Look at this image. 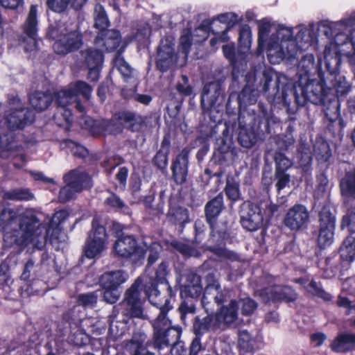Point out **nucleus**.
<instances>
[{
    "mask_svg": "<svg viewBox=\"0 0 355 355\" xmlns=\"http://www.w3.org/2000/svg\"><path fill=\"white\" fill-rule=\"evenodd\" d=\"M315 153L318 159L321 162L328 161L331 155L329 146L326 142H322Z\"/></svg>",
    "mask_w": 355,
    "mask_h": 355,
    "instance_id": "obj_56",
    "label": "nucleus"
},
{
    "mask_svg": "<svg viewBox=\"0 0 355 355\" xmlns=\"http://www.w3.org/2000/svg\"><path fill=\"white\" fill-rule=\"evenodd\" d=\"M71 340L77 346H82L88 341L87 336L81 331L76 332L72 336Z\"/></svg>",
    "mask_w": 355,
    "mask_h": 355,
    "instance_id": "obj_64",
    "label": "nucleus"
},
{
    "mask_svg": "<svg viewBox=\"0 0 355 355\" xmlns=\"http://www.w3.org/2000/svg\"><path fill=\"white\" fill-rule=\"evenodd\" d=\"M355 344V334H340L331 343L330 347L336 352H345L351 350Z\"/></svg>",
    "mask_w": 355,
    "mask_h": 355,
    "instance_id": "obj_30",
    "label": "nucleus"
},
{
    "mask_svg": "<svg viewBox=\"0 0 355 355\" xmlns=\"http://www.w3.org/2000/svg\"><path fill=\"white\" fill-rule=\"evenodd\" d=\"M173 45L172 38L162 40L160 43L157 51V67L161 71H166L176 61Z\"/></svg>",
    "mask_w": 355,
    "mask_h": 355,
    "instance_id": "obj_18",
    "label": "nucleus"
},
{
    "mask_svg": "<svg viewBox=\"0 0 355 355\" xmlns=\"http://www.w3.org/2000/svg\"><path fill=\"white\" fill-rule=\"evenodd\" d=\"M86 1L87 0H47V5L53 11L60 12L64 11L69 4L75 9H79Z\"/></svg>",
    "mask_w": 355,
    "mask_h": 355,
    "instance_id": "obj_36",
    "label": "nucleus"
},
{
    "mask_svg": "<svg viewBox=\"0 0 355 355\" xmlns=\"http://www.w3.org/2000/svg\"><path fill=\"white\" fill-rule=\"evenodd\" d=\"M37 6L33 5L24 24L23 36L21 45L24 50L28 52L34 51L37 49Z\"/></svg>",
    "mask_w": 355,
    "mask_h": 355,
    "instance_id": "obj_10",
    "label": "nucleus"
},
{
    "mask_svg": "<svg viewBox=\"0 0 355 355\" xmlns=\"http://www.w3.org/2000/svg\"><path fill=\"white\" fill-rule=\"evenodd\" d=\"M292 293L293 291L290 287L275 286L261 291L259 295L266 302L282 300L291 301L295 299V294Z\"/></svg>",
    "mask_w": 355,
    "mask_h": 355,
    "instance_id": "obj_21",
    "label": "nucleus"
},
{
    "mask_svg": "<svg viewBox=\"0 0 355 355\" xmlns=\"http://www.w3.org/2000/svg\"><path fill=\"white\" fill-rule=\"evenodd\" d=\"M318 185L314 193L315 198L327 200L329 193V180L324 174L318 176Z\"/></svg>",
    "mask_w": 355,
    "mask_h": 355,
    "instance_id": "obj_40",
    "label": "nucleus"
},
{
    "mask_svg": "<svg viewBox=\"0 0 355 355\" xmlns=\"http://www.w3.org/2000/svg\"><path fill=\"white\" fill-rule=\"evenodd\" d=\"M34 115L31 111L24 109L19 99L15 100V105L6 116V123L10 129H21L33 121Z\"/></svg>",
    "mask_w": 355,
    "mask_h": 355,
    "instance_id": "obj_13",
    "label": "nucleus"
},
{
    "mask_svg": "<svg viewBox=\"0 0 355 355\" xmlns=\"http://www.w3.org/2000/svg\"><path fill=\"white\" fill-rule=\"evenodd\" d=\"M342 196L347 200L355 199V174L348 173L342 178L340 184Z\"/></svg>",
    "mask_w": 355,
    "mask_h": 355,
    "instance_id": "obj_33",
    "label": "nucleus"
},
{
    "mask_svg": "<svg viewBox=\"0 0 355 355\" xmlns=\"http://www.w3.org/2000/svg\"><path fill=\"white\" fill-rule=\"evenodd\" d=\"M207 286L201 300V303L205 310L208 312L211 310L212 304H220L225 297L224 291L220 289V284L215 278L214 274L210 273L206 277Z\"/></svg>",
    "mask_w": 355,
    "mask_h": 355,
    "instance_id": "obj_12",
    "label": "nucleus"
},
{
    "mask_svg": "<svg viewBox=\"0 0 355 355\" xmlns=\"http://www.w3.org/2000/svg\"><path fill=\"white\" fill-rule=\"evenodd\" d=\"M225 193L227 198L232 201H237L241 199L239 184L232 179H227L225 187Z\"/></svg>",
    "mask_w": 355,
    "mask_h": 355,
    "instance_id": "obj_46",
    "label": "nucleus"
},
{
    "mask_svg": "<svg viewBox=\"0 0 355 355\" xmlns=\"http://www.w3.org/2000/svg\"><path fill=\"white\" fill-rule=\"evenodd\" d=\"M149 250L148 262L150 264H153L158 258L159 253L161 251V246L159 243H154L150 246Z\"/></svg>",
    "mask_w": 355,
    "mask_h": 355,
    "instance_id": "obj_61",
    "label": "nucleus"
},
{
    "mask_svg": "<svg viewBox=\"0 0 355 355\" xmlns=\"http://www.w3.org/2000/svg\"><path fill=\"white\" fill-rule=\"evenodd\" d=\"M66 146L76 157H84L87 155V150L83 146L73 141H67Z\"/></svg>",
    "mask_w": 355,
    "mask_h": 355,
    "instance_id": "obj_53",
    "label": "nucleus"
},
{
    "mask_svg": "<svg viewBox=\"0 0 355 355\" xmlns=\"http://www.w3.org/2000/svg\"><path fill=\"white\" fill-rule=\"evenodd\" d=\"M136 121L135 116L132 113H121L118 116L107 122L105 130L112 134H117L121 132L123 126L131 128L130 123Z\"/></svg>",
    "mask_w": 355,
    "mask_h": 355,
    "instance_id": "obj_26",
    "label": "nucleus"
},
{
    "mask_svg": "<svg viewBox=\"0 0 355 355\" xmlns=\"http://www.w3.org/2000/svg\"><path fill=\"white\" fill-rule=\"evenodd\" d=\"M275 162L276 172H285L292 164L291 161L282 153H275Z\"/></svg>",
    "mask_w": 355,
    "mask_h": 355,
    "instance_id": "obj_49",
    "label": "nucleus"
},
{
    "mask_svg": "<svg viewBox=\"0 0 355 355\" xmlns=\"http://www.w3.org/2000/svg\"><path fill=\"white\" fill-rule=\"evenodd\" d=\"M115 67L120 71L122 76L127 80L130 78L132 74V69L130 66L124 60L123 58L117 54L114 60Z\"/></svg>",
    "mask_w": 355,
    "mask_h": 355,
    "instance_id": "obj_43",
    "label": "nucleus"
},
{
    "mask_svg": "<svg viewBox=\"0 0 355 355\" xmlns=\"http://www.w3.org/2000/svg\"><path fill=\"white\" fill-rule=\"evenodd\" d=\"M305 98L313 104H318L323 101L326 94L324 83L317 80L307 82L303 89Z\"/></svg>",
    "mask_w": 355,
    "mask_h": 355,
    "instance_id": "obj_24",
    "label": "nucleus"
},
{
    "mask_svg": "<svg viewBox=\"0 0 355 355\" xmlns=\"http://www.w3.org/2000/svg\"><path fill=\"white\" fill-rule=\"evenodd\" d=\"M318 42L316 24H300L293 28L262 20L259 24L257 55L263 50L271 64H279L296 57L300 49L314 46Z\"/></svg>",
    "mask_w": 355,
    "mask_h": 355,
    "instance_id": "obj_1",
    "label": "nucleus"
},
{
    "mask_svg": "<svg viewBox=\"0 0 355 355\" xmlns=\"http://www.w3.org/2000/svg\"><path fill=\"white\" fill-rule=\"evenodd\" d=\"M128 275L121 270L104 273L100 278V284L103 288H115L126 282Z\"/></svg>",
    "mask_w": 355,
    "mask_h": 355,
    "instance_id": "obj_28",
    "label": "nucleus"
},
{
    "mask_svg": "<svg viewBox=\"0 0 355 355\" xmlns=\"http://www.w3.org/2000/svg\"><path fill=\"white\" fill-rule=\"evenodd\" d=\"M107 234L103 226L98 224L97 220L92 222V230L85 248L87 257L92 259L99 255L105 248Z\"/></svg>",
    "mask_w": 355,
    "mask_h": 355,
    "instance_id": "obj_9",
    "label": "nucleus"
},
{
    "mask_svg": "<svg viewBox=\"0 0 355 355\" xmlns=\"http://www.w3.org/2000/svg\"><path fill=\"white\" fill-rule=\"evenodd\" d=\"M237 21V16L232 12L221 14L218 17V19L214 22V26L217 24H222L225 26V30L221 33H216L215 37L210 40L211 46H215L218 41L221 42H226L229 40L227 34V31Z\"/></svg>",
    "mask_w": 355,
    "mask_h": 355,
    "instance_id": "obj_23",
    "label": "nucleus"
},
{
    "mask_svg": "<svg viewBox=\"0 0 355 355\" xmlns=\"http://www.w3.org/2000/svg\"><path fill=\"white\" fill-rule=\"evenodd\" d=\"M223 205V197L217 196L206 206L205 212L207 221L212 225V220L220 214Z\"/></svg>",
    "mask_w": 355,
    "mask_h": 355,
    "instance_id": "obj_38",
    "label": "nucleus"
},
{
    "mask_svg": "<svg viewBox=\"0 0 355 355\" xmlns=\"http://www.w3.org/2000/svg\"><path fill=\"white\" fill-rule=\"evenodd\" d=\"M174 340L173 342H175L171 349V355H186L187 354V349L184 345V343L181 341H177ZM171 343L173 341H171Z\"/></svg>",
    "mask_w": 355,
    "mask_h": 355,
    "instance_id": "obj_63",
    "label": "nucleus"
},
{
    "mask_svg": "<svg viewBox=\"0 0 355 355\" xmlns=\"http://www.w3.org/2000/svg\"><path fill=\"white\" fill-rule=\"evenodd\" d=\"M297 283L302 284L304 285V288L306 291L311 293L313 295L318 296L324 299V300H329L331 299V296L329 294L325 293L315 282L311 281L308 282L303 279H299L296 280Z\"/></svg>",
    "mask_w": 355,
    "mask_h": 355,
    "instance_id": "obj_39",
    "label": "nucleus"
},
{
    "mask_svg": "<svg viewBox=\"0 0 355 355\" xmlns=\"http://www.w3.org/2000/svg\"><path fill=\"white\" fill-rule=\"evenodd\" d=\"M94 25L96 28L104 31L109 25V21L104 8L101 5H96L94 8Z\"/></svg>",
    "mask_w": 355,
    "mask_h": 355,
    "instance_id": "obj_41",
    "label": "nucleus"
},
{
    "mask_svg": "<svg viewBox=\"0 0 355 355\" xmlns=\"http://www.w3.org/2000/svg\"><path fill=\"white\" fill-rule=\"evenodd\" d=\"M114 249L116 254L122 257H129L135 254L144 257L143 250H140L136 239L132 236H123L114 243Z\"/></svg>",
    "mask_w": 355,
    "mask_h": 355,
    "instance_id": "obj_19",
    "label": "nucleus"
},
{
    "mask_svg": "<svg viewBox=\"0 0 355 355\" xmlns=\"http://www.w3.org/2000/svg\"><path fill=\"white\" fill-rule=\"evenodd\" d=\"M95 46L101 51H111L119 46L120 44V34L114 30L103 31L95 40Z\"/></svg>",
    "mask_w": 355,
    "mask_h": 355,
    "instance_id": "obj_22",
    "label": "nucleus"
},
{
    "mask_svg": "<svg viewBox=\"0 0 355 355\" xmlns=\"http://www.w3.org/2000/svg\"><path fill=\"white\" fill-rule=\"evenodd\" d=\"M320 229L318 238L321 248L331 245L334 242L335 217L331 213L329 207H324L320 211Z\"/></svg>",
    "mask_w": 355,
    "mask_h": 355,
    "instance_id": "obj_11",
    "label": "nucleus"
},
{
    "mask_svg": "<svg viewBox=\"0 0 355 355\" xmlns=\"http://www.w3.org/2000/svg\"><path fill=\"white\" fill-rule=\"evenodd\" d=\"M182 297H195L202 291L200 279L193 272L188 271L182 275L178 280Z\"/></svg>",
    "mask_w": 355,
    "mask_h": 355,
    "instance_id": "obj_16",
    "label": "nucleus"
},
{
    "mask_svg": "<svg viewBox=\"0 0 355 355\" xmlns=\"http://www.w3.org/2000/svg\"><path fill=\"white\" fill-rule=\"evenodd\" d=\"M146 340V336L144 334L141 332L134 334L132 339L125 345V355H153L144 346Z\"/></svg>",
    "mask_w": 355,
    "mask_h": 355,
    "instance_id": "obj_25",
    "label": "nucleus"
},
{
    "mask_svg": "<svg viewBox=\"0 0 355 355\" xmlns=\"http://www.w3.org/2000/svg\"><path fill=\"white\" fill-rule=\"evenodd\" d=\"M102 291H96L87 294H83L79 296L78 301L84 306H92L97 302L99 295Z\"/></svg>",
    "mask_w": 355,
    "mask_h": 355,
    "instance_id": "obj_50",
    "label": "nucleus"
},
{
    "mask_svg": "<svg viewBox=\"0 0 355 355\" xmlns=\"http://www.w3.org/2000/svg\"><path fill=\"white\" fill-rule=\"evenodd\" d=\"M66 185L60 191V200L62 202L71 199L76 193L92 185L90 177L82 170H75L64 177Z\"/></svg>",
    "mask_w": 355,
    "mask_h": 355,
    "instance_id": "obj_6",
    "label": "nucleus"
},
{
    "mask_svg": "<svg viewBox=\"0 0 355 355\" xmlns=\"http://www.w3.org/2000/svg\"><path fill=\"white\" fill-rule=\"evenodd\" d=\"M276 178L277 179L276 187L279 191L288 184L290 178L289 175L284 172H276Z\"/></svg>",
    "mask_w": 355,
    "mask_h": 355,
    "instance_id": "obj_60",
    "label": "nucleus"
},
{
    "mask_svg": "<svg viewBox=\"0 0 355 355\" xmlns=\"http://www.w3.org/2000/svg\"><path fill=\"white\" fill-rule=\"evenodd\" d=\"M141 280L138 279L125 293L123 305L126 306L127 313L131 317L145 318L143 313L142 300L140 296L139 285Z\"/></svg>",
    "mask_w": 355,
    "mask_h": 355,
    "instance_id": "obj_14",
    "label": "nucleus"
},
{
    "mask_svg": "<svg viewBox=\"0 0 355 355\" xmlns=\"http://www.w3.org/2000/svg\"><path fill=\"white\" fill-rule=\"evenodd\" d=\"M309 217V211L305 206L295 205L288 209L284 224L291 230H298L308 222Z\"/></svg>",
    "mask_w": 355,
    "mask_h": 355,
    "instance_id": "obj_17",
    "label": "nucleus"
},
{
    "mask_svg": "<svg viewBox=\"0 0 355 355\" xmlns=\"http://www.w3.org/2000/svg\"><path fill=\"white\" fill-rule=\"evenodd\" d=\"M254 343L252 336L246 330H241L239 333V344L241 347L245 349H250L252 348V343Z\"/></svg>",
    "mask_w": 355,
    "mask_h": 355,
    "instance_id": "obj_55",
    "label": "nucleus"
},
{
    "mask_svg": "<svg viewBox=\"0 0 355 355\" xmlns=\"http://www.w3.org/2000/svg\"><path fill=\"white\" fill-rule=\"evenodd\" d=\"M57 33H59L58 38L53 44V49L57 54H67L82 45V37L76 28L60 26L58 30H53L51 35L55 37Z\"/></svg>",
    "mask_w": 355,
    "mask_h": 355,
    "instance_id": "obj_7",
    "label": "nucleus"
},
{
    "mask_svg": "<svg viewBox=\"0 0 355 355\" xmlns=\"http://www.w3.org/2000/svg\"><path fill=\"white\" fill-rule=\"evenodd\" d=\"M5 197L11 200H27L32 198V194L28 190L16 189L5 193Z\"/></svg>",
    "mask_w": 355,
    "mask_h": 355,
    "instance_id": "obj_52",
    "label": "nucleus"
},
{
    "mask_svg": "<svg viewBox=\"0 0 355 355\" xmlns=\"http://www.w3.org/2000/svg\"><path fill=\"white\" fill-rule=\"evenodd\" d=\"M1 216V220L9 218V222L3 227L6 242L20 246L32 245L33 248L42 249L46 241L53 243L58 239L60 233L59 225L65 220L67 213L64 210L56 212L47 230L39 225L31 210L27 209L19 215L12 209L4 210Z\"/></svg>",
    "mask_w": 355,
    "mask_h": 355,
    "instance_id": "obj_2",
    "label": "nucleus"
},
{
    "mask_svg": "<svg viewBox=\"0 0 355 355\" xmlns=\"http://www.w3.org/2000/svg\"><path fill=\"white\" fill-rule=\"evenodd\" d=\"M315 67V58L312 54L305 55L298 65V73L300 76H306L311 72Z\"/></svg>",
    "mask_w": 355,
    "mask_h": 355,
    "instance_id": "obj_42",
    "label": "nucleus"
},
{
    "mask_svg": "<svg viewBox=\"0 0 355 355\" xmlns=\"http://www.w3.org/2000/svg\"><path fill=\"white\" fill-rule=\"evenodd\" d=\"M70 88L77 94V96H78V94H82L86 99L89 98L92 91V87L88 84L80 80L70 84ZM77 99H78V97H77Z\"/></svg>",
    "mask_w": 355,
    "mask_h": 355,
    "instance_id": "obj_47",
    "label": "nucleus"
},
{
    "mask_svg": "<svg viewBox=\"0 0 355 355\" xmlns=\"http://www.w3.org/2000/svg\"><path fill=\"white\" fill-rule=\"evenodd\" d=\"M55 101L58 105V111L54 115V121L59 126L69 125L72 121L71 107L75 105L80 112H84V107L77 99V94L70 88L60 90L55 94Z\"/></svg>",
    "mask_w": 355,
    "mask_h": 355,
    "instance_id": "obj_5",
    "label": "nucleus"
},
{
    "mask_svg": "<svg viewBox=\"0 0 355 355\" xmlns=\"http://www.w3.org/2000/svg\"><path fill=\"white\" fill-rule=\"evenodd\" d=\"M187 155L182 152L175 159L173 166V173L176 182L182 184L185 182L187 174Z\"/></svg>",
    "mask_w": 355,
    "mask_h": 355,
    "instance_id": "obj_31",
    "label": "nucleus"
},
{
    "mask_svg": "<svg viewBox=\"0 0 355 355\" xmlns=\"http://www.w3.org/2000/svg\"><path fill=\"white\" fill-rule=\"evenodd\" d=\"M52 96L49 93L35 92L30 95L29 101L31 106L37 111L46 109L52 101Z\"/></svg>",
    "mask_w": 355,
    "mask_h": 355,
    "instance_id": "obj_32",
    "label": "nucleus"
},
{
    "mask_svg": "<svg viewBox=\"0 0 355 355\" xmlns=\"http://www.w3.org/2000/svg\"><path fill=\"white\" fill-rule=\"evenodd\" d=\"M103 298L104 300L109 304H114L117 302L119 298L120 293L115 288H104Z\"/></svg>",
    "mask_w": 355,
    "mask_h": 355,
    "instance_id": "obj_59",
    "label": "nucleus"
},
{
    "mask_svg": "<svg viewBox=\"0 0 355 355\" xmlns=\"http://www.w3.org/2000/svg\"><path fill=\"white\" fill-rule=\"evenodd\" d=\"M168 217L174 223H184L188 220L187 211L185 209L179 207L177 209L171 208Z\"/></svg>",
    "mask_w": 355,
    "mask_h": 355,
    "instance_id": "obj_44",
    "label": "nucleus"
},
{
    "mask_svg": "<svg viewBox=\"0 0 355 355\" xmlns=\"http://www.w3.org/2000/svg\"><path fill=\"white\" fill-rule=\"evenodd\" d=\"M223 52L225 57L234 64H236L239 60H245L247 56L242 55L241 53H238V51L236 53L233 44L223 45Z\"/></svg>",
    "mask_w": 355,
    "mask_h": 355,
    "instance_id": "obj_48",
    "label": "nucleus"
},
{
    "mask_svg": "<svg viewBox=\"0 0 355 355\" xmlns=\"http://www.w3.org/2000/svg\"><path fill=\"white\" fill-rule=\"evenodd\" d=\"M344 28L350 30L351 28H353L352 37L353 43L354 44V45L355 46L354 38L353 36L354 33H355V14H352L337 22L322 21L316 24L317 32L318 31H322L328 37L331 35L332 29L343 30Z\"/></svg>",
    "mask_w": 355,
    "mask_h": 355,
    "instance_id": "obj_20",
    "label": "nucleus"
},
{
    "mask_svg": "<svg viewBox=\"0 0 355 355\" xmlns=\"http://www.w3.org/2000/svg\"><path fill=\"white\" fill-rule=\"evenodd\" d=\"M340 256L343 261L351 263L355 260V238L348 236L340 248Z\"/></svg>",
    "mask_w": 355,
    "mask_h": 355,
    "instance_id": "obj_35",
    "label": "nucleus"
},
{
    "mask_svg": "<svg viewBox=\"0 0 355 355\" xmlns=\"http://www.w3.org/2000/svg\"><path fill=\"white\" fill-rule=\"evenodd\" d=\"M182 79L183 81L182 84H178L177 85V89L178 91L185 95V96H189L192 94L193 89L192 87L188 85V78L185 76H182Z\"/></svg>",
    "mask_w": 355,
    "mask_h": 355,
    "instance_id": "obj_62",
    "label": "nucleus"
},
{
    "mask_svg": "<svg viewBox=\"0 0 355 355\" xmlns=\"http://www.w3.org/2000/svg\"><path fill=\"white\" fill-rule=\"evenodd\" d=\"M338 33L334 39V42L326 46L324 54L326 62L327 67H329L331 62L333 61L335 65H337L340 60V56L342 54V51L338 49V46L350 42L355 50V46L352 41V32L353 28L338 30ZM355 42V33L353 35Z\"/></svg>",
    "mask_w": 355,
    "mask_h": 355,
    "instance_id": "obj_8",
    "label": "nucleus"
},
{
    "mask_svg": "<svg viewBox=\"0 0 355 355\" xmlns=\"http://www.w3.org/2000/svg\"><path fill=\"white\" fill-rule=\"evenodd\" d=\"M252 44V31L249 26H243L239 31L238 53L248 55Z\"/></svg>",
    "mask_w": 355,
    "mask_h": 355,
    "instance_id": "obj_34",
    "label": "nucleus"
},
{
    "mask_svg": "<svg viewBox=\"0 0 355 355\" xmlns=\"http://www.w3.org/2000/svg\"><path fill=\"white\" fill-rule=\"evenodd\" d=\"M168 152V146L164 147V141H163L162 148L155 156V163L159 168H164L167 165V155Z\"/></svg>",
    "mask_w": 355,
    "mask_h": 355,
    "instance_id": "obj_51",
    "label": "nucleus"
},
{
    "mask_svg": "<svg viewBox=\"0 0 355 355\" xmlns=\"http://www.w3.org/2000/svg\"><path fill=\"white\" fill-rule=\"evenodd\" d=\"M277 210V206L268 201L261 205L245 204L241 214V225L248 231H256L262 227L264 216L270 217Z\"/></svg>",
    "mask_w": 355,
    "mask_h": 355,
    "instance_id": "obj_4",
    "label": "nucleus"
},
{
    "mask_svg": "<svg viewBox=\"0 0 355 355\" xmlns=\"http://www.w3.org/2000/svg\"><path fill=\"white\" fill-rule=\"evenodd\" d=\"M218 329V322L215 320L214 315H208L202 320H198L194 323V330L196 336L203 334L209 330H215Z\"/></svg>",
    "mask_w": 355,
    "mask_h": 355,
    "instance_id": "obj_37",
    "label": "nucleus"
},
{
    "mask_svg": "<svg viewBox=\"0 0 355 355\" xmlns=\"http://www.w3.org/2000/svg\"><path fill=\"white\" fill-rule=\"evenodd\" d=\"M241 305V311L244 315H249L253 313L257 308V304L250 298H244L240 302Z\"/></svg>",
    "mask_w": 355,
    "mask_h": 355,
    "instance_id": "obj_58",
    "label": "nucleus"
},
{
    "mask_svg": "<svg viewBox=\"0 0 355 355\" xmlns=\"http://www.w3.org/2000/svg\"><path fill=\"white\" fill-rule=\"evenodd\" d=\"M145 295L148 296L150 302L157 306L159 311V315L153 322L154 329V346L158 349L167 347L171 341L178 340L181 331L178 327H173L171 321L166 318V313L171 309L168 298H159V292L156 286L152 284L151 288L145 290Z\"/></svg>",
    "mask_w": 355,
    "mask_h": 355,
    "instance_id": "obj_3",
    "label": "nucleus"
},
{
    "mask_svg": "<svg viewBox=\"0 0 355 355\" xmlns=\"http://www.w3.org/2000/svg\"><path fill=\"white\" fill-rule=\"evenodd\" d=\"M105 203L116 210H121L126 207L125 203L114 193H110L106 198Z\"/></svg>",
    "mask_w": 355,
    "mask_h": 355,
    "instance_id": "obj_57",
    "label": "nucleus"
},
{
    "mask_svg": "<svg viewBox=\"0 0 355 355\" xmlns=\"http://www.w3.org/2000/svg\"><path fill=\"white\" fill-rule=\"evenodd\" d=\"M238 139L241 146L250 148L256 143L257 137L252 130H241Z\"/></svg>",
    "mask_w": 355,
    "mask_h": 355,
    "instance_id": "obj_45",
    "label": "nucleus"
},
{
    "mask_svg": "<svg viewBox=\"0 0 355 355\" xmlns=\"http://www.w3.org/2000/svg\"><path fill=\"white\" fill-rule=\"evenodd\" d=\"M83 65L89 70L88 78L96 81L99 77V70L103 63V54L100 49H88L81 53Z\"/></svg>",
    "mask_w": 355,
    "mask_h": 355,
    "instance_id": "obj_15",
    "label": "nucleus"
},
{
    "mask_svg": "<svg viewBox=\"0 0 355 355\" xmlns=\"http://www.w3.org/2000/svg\"><path fill=\"white\" fill-rule=\"evenodd\" d=\"M192 44L190 32L188 30H184L182 35L180 39V46L182 50V53L184 54V57L187 56L189 52V48Z\"/></svg>",
    "mask_w": 355,
    "mask_h": 355,
    "instance_id": "obj_54",
    "label": "nucleus"
},
{
    "mask_svg": "<svg viewBox=\"0 0 355 355\" xmlns=\"http://www.w3.org/2000/svg\"><path fill=\"white\" fill-rule=\"evenodd\" d=\"M238 305L235 300L221 308L219 313L214 315L215 320L218 322V328L223 325H228L233 323L237 318Z\"/></svg>",
    "mask_w": 355,
    "mask_h": 355,
    "instance_id": "obj_27",
    "label": "nucleus"
},
{
    "mask_svg": "<svg viewBox=\"0 0 355 355\" xmlns=\"http://www.w3.org/2000/svg\"><path fill=\"white\" fill-rule=\"evenodd\" d=\"M220 96V85L216 82H212L204 87L201 102L202 106L209 109L212 107Z\"/></svg>",
    "mask_w": 355,
    "mask_h": 355,
    "instance_id": "obj_29",
    "label": "nucleus"
}]
</instances>
